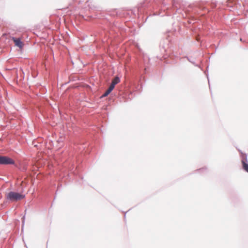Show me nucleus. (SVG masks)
Segmentation results:
<instances>
[{"instance_id": "1", "label": "nucleus", "mask_w": 248, "mask_h": 248, "mask_svg": "<svg viewBox=\"0 0 248 248\" xmlns=\"http://www.w3.org/2000/svg\"><path fill=\"white\" fill-rule=\"evenodd\" d=\"M6 197L7 200L15 202L24 199L25 196L19 193L11 191L6 195Z\"/></svg>"}, {"instance_id": "2", "label": "nucleus", "mask_w": 248, "mask_h": 248, "mask_svg": "<svg viewBox=\"0 0 248 248\" xmlns=\"http://www.w3.org/2000/svg\"><path fill=\"white\" fill-rule=\"evenodd\" d=\"M14 161L10 157L6 156L0 155V164L7 165V164H14Z\"/></svg>"}, {"instance_id": "3", "label": "nucleus", "mask_w": 248, "mask_h": 248, "mask_svg": "<svg viewBox=\"0 0 248 248\" xmlns=\"http://www.w3.org/2000/svg\"><path fill=\"white\" fill-rule=\"evenodd\" d=\"M12 40L15 43V44L16 46H18L20 48H22L24 46V44L21 41L20 39L19 38H16L15 37H13L12 38Z\"/></svg>"}, {"instance_id": "4", "label": "nucleus", "mask_w": 248, "mask_h": 248, "mask_svg": "<svg viewBox=\"0 0 248 248\" xmlns=\"http://www.w3.org/2000/svg\"><path fill=\"white\" fill-rule=\"evenodd\" d=\"M243 169L247 172H248V164L245 160H242Z\"/></svg>"}, {"instance_id": "5", "label": "nucleus", "mask_w": 248, "mask_h": 248, "mask_svg": "<svg viewBox=\"0 0 248 248\" xmlns=\"http://www.w3.org/2000/svg\"><path fill=\"white\" fill-rule=\"evenodd\" d=\"M120 78L118 77H116L115 78L113 79L111 83L115 85L119 82H120Z\"/></svg>"}, {"instance_id": "6", "label": "nucleus", "mask_w": 248, "mask_h": 248, "mask_svg": "<svg viewBox=\"0 0 248 248\" xmlns=\"http://www.w3.org/2000/svg\"><path fill=\"white\" fill-rule=\"evenodd\" d=\"M115 86V85L111 83L110 85L109 86L108 90L111 92L114 89Z\"/></svg>"}, {"instance_id": "7", "label": "nucleus", "mask_w": 248, "mask_h": 248, "mask_svg": "<svg viewBox=\"0 0 248 248\" xmlns=\"http://www.w3.org/2000/svg\"><path fill=\"white\" fill-rule=\"evenodd\" d=\"M110 93V92L108 90H107L105 93L103 94V95H102V96L103 97H106L107 96H108L109 93Z\"/></svg>"}]
</instances>
